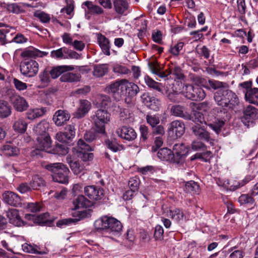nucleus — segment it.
Wrapping results in <instances>:
<instances>
[{
	"label": "nucleus",
	"mask_w": 258,
	"mask_h": 258,
	"mask_svg": "<svg viewBox=\"0 0 258 258\" xmlns=\"http://www.w3.org/2000/svg\"><path fill=\"white\" fill-rule=\"evenodd\" d=\"M145 82L146 85L154 89H155L159 92L162 91V88L161 87V84L155 81L151 78L148 76H145L144 78Z\"/></svg>",
	"instance_id": "09e8293b"
},
{
	"label": "nucleus",
	"mask_w": 258,
	"mask_h": 258,
	"mask_svg": "<svg viewBox=\"0 0 258 258\" xmlns=\"http://www.w3.org/2000/svg\"><path fill=\"white\" fill-rule=\"evenodd\" d=\"M140 181L137 177L131 178L128 181V186L130 189L133 191H137L139 186Z\"/></svg>",
	"instance_id": "774afa93"
},
{
	"label": "nucleus",
	"mask_w": 258,
	"mask_h": 258,
	"mask_svg": "<svg viewBox=\"0 0 258 258\" xmlns=\"http://www.w3.org/2000/svg\"><path fill=\"white\" fill-rule=\"evenodd\" d=\"M254 196H252L251 194H242L238 198V202L240 205L248 204L250 205L255 204V200L253 199Z\"/></svg>",
	"instance_id": "c03bdc74"
},
{
	"label": "nucleus",
	"mask_w": 258,
	"mask_h": 258,
	"mask_svg": "<svg viewBox=\"0 0 258 258\" xmlns=\"http://www.w3.org/2000/svg\"><path fill=\"white\" fill-rule=\"evenodd\" d=\"M184 190L191 194H199L200 192V187L197 182L190 180L186 182Z\"/></svg>",
	"instance_id": "37998d69"
},
{
	"label": "nucleus",
	"mask_w": 258,
	"mask_h": 258,
	"mask_svg": "<svg viewBox=\"0 0 258 258\" xmlns=\"http://www.w3.org/2000/svg\"><path fill=\"white\" fill-rule=\"evenodd\" d=\"M11 107L7 101L0 100V117L6 118L11 114Z\"/></svg>",
	"instance_id": "4c0bfd02"
},
{
	"label": "nucleus",
	"mask_w": 258,
	"mask_h": 258,
	"mask_svg": "<svg viewBox=\"0 0 258 258\" xmlns=\"http://www.w3.org/2000/svg\"><path fill=\"white\" fill-rule=\"evenodd\" d=\"M224 124L225 122L223 120L217 119L213 123L208 124V126L217 134H219L221 132V128Z\"/></svg>",
	"instance_id": "6e6d98bb"
},
{
	"label": "nucleus",
	"mask_w": 258,
	"mask_h": 258,
	"mask_svg": "<svg viewBox=\"0 0 258 258\" xmlns=\"http://www.w3.org/2000/svg\"><path fill=\"white\" fill-rule=\"evenodd\" d=\"M258 116L257 109L254 107L248 105L244 111V116L242 118V121L243 123L246 125H247L244 122V120L248 123L252 122L253 119Z\"/></svg>",
	"instance_id": "5701e85b"
},
{
	"label": "nucleus",
	"mask_w": 258,
	"mask_h": 258,
	"mask_svg": "<svg viewBox=\"0 0 258 258\" xmlns=\"http://www.w3.org/2000/svg\"><path fill=\"white\" fill-rule=\"evenodd\" d=\"M64 133L67 139L71 140L74 138L76 135L75 126L73 124H69L66 126Z\"/></svg>",
	"instance_id": "0e129e2a"
},
{
	"label": "nucleus",
	"mask_w": 258,
	"mask_h": 258,
	"mask_svg": "<svg viewBox=\"0 0 258 258\" xmlns=\"http://www.w3.org/2000/svg\"><path fill=\"white\" fill-rule=\"evenodd\" d=\"M85 6L87 8V11L86 13L91 15H100L104 13V10L99 6L94 5L92 2L86 1L82 4V6Z\"/></svg>",
	"instance_id": "cd10ccee"
},
{
	"label": "nucleus",
	"mask_w": 258,
	"mask_h": 258,
	"mask_svg": "<svg viewBox=\"0 0 258 258\" xmlns=\"http://www.w3.org/2000/svg\"><path fill=\"white\" fill-rule=\"evenodd\" d=\"M181 93L187 99L195 101L202 100L206 97V93L202 88L192 85H184Z\"/></svg>",
	"instance_id": "20e7f679"
},
{
	"label": "nucleus",
	"mask_w": 258,
	"mask_h": 258,
	"mask_svg": "<svg viewBox=\"0 0 258 258\" xmlns=\"http://www.w3.org/2000/svg\"><path fill=\"white\" fill-rule=\"evenodd\" d=\"M48 217V213H43L38 216H36L32 214H26L25 217L27 219L33 221L35 223L39 225H43L47 222V218Z\"/></svg>",
	"instance_id": "473e14b6"
},
{
	"label": "nucleus",
	"mask_w": 258,
	"mask_h": 258,
	"mask_svg": "<svg viewBox=\"0 0 258 258\" xmlns=\"http://www.w3.org/2000/svg\"><path fill=\"white\" fill-rule=\"evenodd\" d=\"M4 7H6L7 10L9 13L14 14H19L23 12V9L17 4H11L6 5L4 4Z\"/></svg>",
	"instance_id": "5fc2aeb1"
},
{
	"label": "nucleus",
	"mask_w": 258,
	"mask_h": 258,
	"mask_svg": "<svg viewBox=\"0 0 258 258\" xmlns=\"http://www.w3.org/2000/svg\"><path fill=\"white\" fill-rule=\"evenodd\" d=\"M39 70L38 63L32 59H25L20 64L21 74L28 77H33L36 75Z\"/></svg>",
	"instance_id": "0eeeda50"
},
{
	"label": "nucleus",
	"mask_w": 258,
	"mask_h": 258,
	"mask_svg": "<svg viewBox=\"0 0 258 258\" xmlns=\"http://www.w3.org/2000/svg\"><path fill=\"white\" fill-rule=\"evenodd\" d=\"M108 70L107 64H96L94 67L93 75L97 77L103 76Z\"/></svg>",
	"instance_id": "79ce46f5"
},
{
	"label": "nucleus",
	"mask_w": 258,
	"mask_h": 258,
	"mask_svg": "<svg viewBox=\"0 0 258 258\" xmlns=\"http://www.w3.org/2000/svg\"><path fill=\"white\" fill-rule=\"evenodd\" d=\"M121 88H122V95L133 97L139 91V87L134 83L129 82L127 80L122 79Z\"/></svg>",
	"instance_id": "9b49d317"
},
{
	"label": "nucleus",
	"mask_w": 258,
	"mask_h": 258,
	"mask_svg": "<svg viewBox=\"0 0 258 258\" xmlns=\"http://www.w3.org/2000/svg\"><path fill=\"white\" fill-rule=\"evenodd\" d=\"M69 152V148L64 144H57L53 150V153L59 155H66Z\"/></svg>",
	"instance_id": "864d4df0"
},
{
	"label": "nucleus",
	"mask_w": 258,
	"mask_h": 258,
	"mask_svg": "<svg viewBox=\"0 0 258 258\" xmlns=\"http://www.w3.org/2000/svg\"><path fill=\"white\" fill-rule=\"evenodd\" d=\"M208 83L210 86L214 90L226 88L227 86L226 83L212 80H209Z\"/></svg>",
	"instance_id": "bf43d9fd"
},
{
	"label": "nucleus",
	"mask_w": 258,
	"mask_h": 258,
	"mask_svg": "<svg viewBox=\"0 0 258 258\" xmlns=\"http://www.w3.org/2000/svg\"><path fill=\"white\" fill-rule=\"evenodd\" d=\"M11 29L15 30L14 27H9L4 23H0V42L2 44L7 42L6 34L10 31Z\"/></svg>",
	"instance_id": "58836bf2"
},
{
	"label": "nucleus",
	"mask_w": 258,
	"mask_h": 258,
	"mask_svg": "<svg viewBox=\"0 0 258 258\" xmlns=\"http://www.w3.org/2000/svg\"><path fill=\"white\" fill-rule=\"evenodd\" d=\"M91 151V148L82 139H80L77 143V147L73 148L72 152L74 154H77L83 162H88L93 160L94 155L88 151Z\"/></svg>",
	"instance_id": "39448f33"
},
{
	"label": "nucleus",
	"mask_w": 258,
	"mask_h": 258,
	"mask_svg": "<svg viewBox=\"0 0 258 258\" xmlns=\"http://www.w3.org/2000/svg\"><path fill=\"white\" fill-rule=\"evenodd\" d=\"M73 216L74 217H75L76 218L75 219H69L68 220H64L62 221V222L63 224H67L68 223L67 222L68 221H69L70 222H73L75 220L76 221H79L81 219H83L87 217V213L85 211H76L74 212L73 214Z\"/></svg>",
	"instance_id": "603ef678"
},
{
	"label": "nucleus",
	"mask_w": 258,
	"mask_h": 258,
	"mask_svg": "<svg viewBox=\"0 0 258 258\" xmlns=\"http://www.w3.org/2000/svg\"><path fill=\"white\" fill-rule=\"evenodd\" d=\"M98 42L103 53L108 56L110 55V45L109 40L101 35L98 38Z\"/></svg>",
	"instance_id": "2f4dec72"
},
{
	"label": "nucleus",
	"mask_w": 258,
	"mask_h": 258,
	"mask_svg": "<svg viewBox=\"0 0 258 258\" xmlns=\"http://www.w3.org/2000/svg\"><path fill=\"white\" fill-rule=\"evenodd\" d=\"M84 194L90 200H99L104 196V190L97 186L89 185L84 187Z\"/></svg>",
	"instance_id": "9d476101"
},
{
	"label": "nucleus",
	"mask_w": 258,
	"mask_h": 258,
	"mask_svg": "<svg viewBox=\"0 0 258 258\" xmlns=\"http://www.w3.org/2000/svg\"><path fill=\"white\" fill-rule=\"evenodd\" d=\"M10 99L14 108L17 111L21 112L27 109L28 103L22 97L17 94H14L10 97Z\"/></svg>",
	"instance_id": "2eb2a0df"
},
{
	"label": "nucleus",
	"mask_w": 258,
	"mask_h": 258,
	"mask_svg": "<svg viewBox=\"0 0 258 258\" xmlns=\"http://www.w3.org/2000/svg\"><path fill=\"white\" fill-rule=\"evenodd\" d=\"M29 184L31 186L32 189L38 190L45 185V182L41 176L35 175L32 176Z\"/></svg>",
	"instance_id": "72a5a7b5"
},
{
	"label": "nucleus",
	"mask_w": 258,
	"mask_h": 258,
	"mask_svg": "<svg viewBox=\"0 0 258 258\" xmlns=\"http://www.w3.org/2000/svg\"><path fill=\"white\" fill-rule=\"evenodd\" d=\"M48 52L46 51H40L34 47H29L23 51L21 53V56L23 57H43L47 56Z\"/></svg>",
	"instance_id": "4be33fe9"
},
{
	"label": "nucleus",
	"mask_w": 258,
	"mask_h": 258,
	"mask_svg": "<svg viewBox=\"0 0 258 258\" xmlns=\"http://www.w3.org/2000/svg\"><path fill=\"white\" fill-rule=\"evenodd\" d=\"M2 198L5 203L12 206L17 207L21 204L20 196L13 191H5L3 194Z\"/></svg>",
	"instance_id": "ddd939ff"
},
{
	"label": "nucleus",
	"mask_w": 258,
	"mask_h": 258,
	"mask_svg": "<svg viewBox=\"0 0 258 258\" xmlns=\"http://www.w3.org/2000/svg\"><path fill=\"white\" fill-rule=\"evenodd\" d=\"M115 11L119 15H123L128 8V4L126 0H113Z\"/></svg>",
	"instance_id": "c85d7f7f"
},
{
	"label": "nucleus",
	"mask_w": 258,
	"mask_h": 258,
	"mask_svg": "<svg viewBox=\"0 0 258 258\" xmlns=\"http://www.w3.org/2000/svg\"><path fill=\"white\" fill-rule=\"evenodd\" d=\"M173 152L174 154V163L180 165L184 162V158L187 154V151L183 144H176L173 146Z\"/></svg>",
	"instance_id": "1a4fd4ad"
},
{
	"label": "nucleus",
	"mask_w": 258,
	"mask_h": 258,
	"mask_svg": "<svg viewBox=\"0 0 258 258\" xmlns=\"http://www.w3.org/2000/svg\"><path fill=\"white\" fill-rule=\"evenodd\" d=\"M7 216L11 224L18 227L23 225L24 222L21 219L18 211L17 209H9L7 212Z\"/></svg>",
	"instance_id": "412c9836"
},
{
	"label": "nucleus",
	"mask_w": 258,
	"mask_h": 258,
	"mask_svg": "<svg viewBox=\"0 0 258 258\" xmlns=\"http://www.w3.org/2000/svg\"><path fill=\"white\" fill-rule=\"evenodd\" d=\"M166 215L177 223H179L181 221L185 218V216L182 210L178 208L167 210Z\"/></svg>",
	"instance_id": "a878e982"
},
{
	"label": "nucleus",
	"mask_w": 258,
	"mask_h": 258,
	"mask_svg": "<svg viewBox=\"0 0 258 258\" xmlns=\"http://www.w3.org/2000/svg\"><path fill=\"white\" fill-rule=\"evenodd\" d=\"M34 16L38 18L40 21L44 23H48L50 21L49 15L43 12L37 11L34 13Z\"/></svg>",
	"instance_id": "052dcab7"
},
{
	"label": "nucleus",
	"mask_w": 258,
	"mask_h": 258,
	"mask_svg": "<svg viewBox=\"0 0 258 258\" xmlns=\"http://www.w3.org/2000/svg\"><path fill=\"white\" fill-rule=\"evenodd\" d=\"M45 168L52 173V177L54 181L66 184L69 182V169L61 163H50L45 166Z\"/></svg>",
	"instance_id": "7ed1b4c3"
},
{
	"label": "nucleus",
	"mask_w": 258,
	"mask_h": 258,
	"mask_svg": "<svg viewBox=\"0 0 258 258\" xmlns=\"http://www.w3.org/2000/svg\"><path fill=\"white\" fill-rule=\"evenodd\" d=\"M146 120L147 123L153 127H155L160 122L159 117L156 115L148 114Z\"/></svg>",
	"instance_id": "e2e57ef3"
},
{
	"label": "nucleus",
	"mask_w": 258,
	"mask_h": 258,
	"mask_svg": "<svg viewBox=\"0 0 258 258\" xmlns=\"http://www.w3.org/2000/svg\"><path fill=\"white\" fill-rule=\"evenodd\" d=\"M157 157L161 160L174 163V154L172 151L167 148L160 149L157 152Z\"/></svg>",
	"instance_id": "393cba45"
},
{
	"label": "nucleus",
	"mask_w": 258,
	"mask_h": 258,
	"mask_svg": "<svg viewBox=\"0 0 258 258\" xmlns=\"http://www.w3.org/2000/svg\"><path fill=\"white\" fill-rule=\"evenodd\" d=\"M244 97L245 100L249 103L258 105V88H253L246 91Z\"/></svg>",
	"instance_id": "7c9ffc66"
},
{
	"label": "nucleus",
	"mask_w": 258,
	"mask_h": 258,
	"mask_svg": "<svg viewBox=\"0 0 258 258\" xmlns=\"http://www.w3.org/2000/svg\"><path fill=\"white\" fill-rule=\"evenodd\" d=\"M75 68L72 66H59L53 68L50 71L51 78L56 79L62 73L69 71H72Z\"/></svg>",
	"instance_id": "bb28decb"
},
{
	"label": "nucleus",
	"mask_w": 258,
	"mask_h": 258,
	"mask_svg": "<svg viewBox=\"0 0 258 258\" xmlns=\"http://www.w3.org/2000/svg\"><path fill=\"white\" fill-rule=\"evenodd\" d=\"M145 104L150 109L157 111L160 106V101L154 97L147 96L145 98Z\"/></svg>",
	"instance_id": "c9c22d12"
},
{
	"label": "nucleus",
	"mask_w": 258,
	"mask_h": 258,
	"mask_svg": "<svg viewBox=\"0 0 258 258\" xmlns=\"http://www.w3.org/2000/svg\"><path fill=\"white\" fill-rule=\"evenodd\" d=\"M169 74L174 75L177 79L182 80L184 78L181 69L178 66H174L173 68L169 69L168 75Z\"/></svg>",
	"instance_id": "680f3d73"
},
{
	"label": "nucleus",
	"mask_w": 258,
	"mask_h": 258,
	"mask_svg": "<svg viewBox=\"0 0 258 258\" xmlns=\"http://www.w3.org/2000/svg\"><path fill=\"white\" fill-rule=\"evenodd\" d=\"M156 171V168L153 166L147 165L138 168V171L143 175L153 174Z\"/></svg>",
	"instance_id": "69168bd1"
},
{
	"label": "nucleus",
	"mask_w": 258,
	"mask_h": 258,
	"mask_svg": "<svg viewBox=\"0 0 258 258\" xmlns=\"http://www.w3.org/2000/svg\"><path fill=\"white\" fill-rule=\"evenodd\" d=\"M50 74L49 71L44 70L39 75V78L42 84V87H44L47 86L50 82Z\"/></svg>",
	"instance_id": "a18cd8bd"
},
{
	"label": "nucleus",
	"mask_w": 258,
	"mask_h": 258,
	"mask_svg": "<svg viewBox=\"0 0 258 258\" xmlns=\"http://www.w3.org/2000/svg\"><path fill=\"white\" fill-rule=\"evenodd\" d=\"M190 119L197 124L196 125L206 123L203 114L199 111H194L193 115L190 116Z\"/></svg>",
	"instance_id": "49530a36"
},
{
	"label": "nucleus",
	"mask_w": 258,
	"mask_h": 258,
	"mask_svg": "<svg viewBox=\"0 0 258 258\" xmlns=\"http://www.w3.org/2000/svg\"><path fill=\"white\" fill-rule=\"evenodd\" d=\"M70 114L66 110H58L53 116V120L57 126H61L70 118Z\"/></svg>",
	"instance_id": "f3484780"
},
{
	"label": "nucleus",
	"mask_w": 258,
	"mask_h": 258,
	"mask_svg": "<svg viewBox=\"0 0 258 258\" xmlns=\"http://www.w3.org/2000/svg\"><path fill=\"white\" fill-rule=\"evenodd\" d=\"M37 247H34L30 244H29L27 243H25L22 245V248L24 252L31 253H36V254H46L47 253V251H39L37 249Z\"/></svg>",
	"instance_id": "de8ad7c7"
},
{
	"label": "nucleus",
	"mask_w": 258,
	"mask_h": 258,
	"mask_svg": "<svg viewBox=\"0 0 258 258\" xmlns=\"http://www.w3.org/2000/svg\"><path fill=\"white\" fill-rule=\"evenodd\" d=\"M116 133L118 137L128 141L134 140L137 138L135 131L131 127L122 126L118 128Z\"/></svg>",
	"instance_id": "f8f14e48"
},
{
	"label": "nucleus",
	"mask_w": 258,
	"mask_h": 258,
	"mask_svg": "<svg viewBox=\"0 0 258 258\" xmlns=\"http://www.w3.org/2000/svg\"><path fill=\"white\" fill-rule=\"evenodd\" d=\"M46 112V109L43 107L41 108L29 109L27 113V117L28 119L32 120L37 117L43 116Z\"/></svg>",
	"instance_id": "e433bc0d"
},
{
	"label": "nucleus",
	"mask_w": 258,
	"mask_h": 258,
	"mask_svg": "<svg viewBox=\"0 0 258 258\" xmlns=\"http://www.w3.org/2000/svg\"><path fill=\"white\" fill-rule=\"evenodd\" d=\"M169 132L175 134L176 137H180L185 132L184 124L181 121L174 120L170 124Z\"/></svg>",
	"instance_id": "a211bd4d"
},
{
	"label": "nucleus",
	"mask_w": 258,
	"mask_h": 258,
	"mask_svg": "<svg viewBox=\"0 0 258 258\" xmlns=\"http://www.w3.org/2000/svg\"><path fill=\"white\" fill-rule=\"evenodd\" d=\"M80 79L81 75L79 74L66 73L60 77L59 80L62 82L73 83L80 81Z\"/></svg>",
	"instance_id": "f704fd0d"
},
{
	"label": "nucleus",
	"mask_w": 258,
	"mask_h": 258,
	"mask_svg": "<svg viewBox=\"0 0 258 258\" xmlns=\"http://www.w3.org/2000/svg\"><path fill=\"white\" fill-rule=\"evenodd\" d=\"M122 80L116 81L106 87V91L111 93L116 99H119L122 95V88H121Z\"/></svg>",
	"instance_id": "aec40b11"
},
{
	"label": "nucleus",
	"mask_w": 258,
	"mask_h": 258,
	"mask_svg": "<svg viewBox=\"0 0 258 258\" xmlns=\"http://www.w3.org/2000/svg\"><path fill=\"white\" fill-rule=\"evenodd\" d=\"M66 160L75 174L78 175L81 173L84 174L85 173V166L83 164H81L79 162L74 161L72 156L70 155L67 157Z\"/></svg>",
	"instance_id": "dca6fc26"
},
{
	"label": "nucleus",
	"mask_w": 258,
	"mask_h": 258,
	"mask_svg": "<svg viewBox=\"0 0 258 258\" xmlns=\"http://www.w3.org/2000/svg\"><path fill=\"white\" fill-rule=\"evenodd\" d=\"M48 127V123L45 120H43L36 125L34 128V131L38 136H44L45 134H47L46 130Z\"/></svg>",
	"instance_id": "ea45409f"
},
{
	"label": "nucleus",
	"mask_w": 258,
	"mask_h": 258,
	"mask_svg": "<svg viewBox=\"0 0 258 258\" xmlns=\"http://www.w3.org/2000/svg\"><path fill=\"white\" fill-rule=\"evenodd\" d=\"M3 154L6 156H12L17 155L18 149L11 145L7 144L3 146L2 148Z\"/></svg>",
	"instance_id": "3c124183"
},
{
	"label": "nucleus",
	"mask_w": 258,
	"mask_h": 258,
	"mask_svg": "<svg viewBox=\"0 0 258 258\" xmlns=\"http://www.w3.org/2000/svg\"><path fill=\"white\" fill-rule=\"evenodd\" d=\"M94 226L98 230H105L108 232L115 234H118L122 228V225L119 221L107 216L96 220L94 222Z\"/></svg>",
	"instance_id": "f03ea898"
},
{
	"label": "nucleus",
	"mask_w": 258,
	"mask_h": 258,
	"mask_svg": "<svg viewBox=\"0 0 258 258\" xmlns=\"http://www.w3.org/2000/svg\"><path fill=\"white\" fill-rule=\"evenodd\" d=\"M92 119L96 127V131L100 134L105 133V124L109 121V114L106 110L98 109Z\"/></svg>",
	"instance_id": "423d86ee"
},
{
	"label": "nucleus",
	"mask_w": 258,
	"mask_h": 258,
	"mask_svg": "<svg viewBox=\"0 0 258 258\" xmlns=\"http://www.w3.org/2000/svg\"><path fill=\"white\" fill-rule=\"evenodd\" d=\"M91 107L90 102L87 100H80L79 106L75 112L74 115L77 118L84 117L90 110Z\"/></svg>",
	"instance_id": "6ab92c4d"
},
{
	"label": "nucleus",
	"mask_w": 258,
	"mask_h": 258,
	"mask_svg": "<svg viewBox=\"0 0 258 258\" xmlns=\"http://www.w3.org/2000/svg\"><path fill=\"white\" fill-rule=\"evenodd\" d=\"M27 127V123L23 118H19L13 124L14 130L18 133H24Z\"/></svg>",
	"instance_id": "a19ab883"
},
{
	"label": "nucleus",
	"mask_w": 258,
	"mask_h": 258,
	"mask_svg": "<svg viewBox=\"0 0 258 258\" xmlns=\"http://www.w3.org/2000/svg\"><path fill=\"white\" fill-rule=\"evenodd\" d=\"M164 230L163 227L160 225H157L155 227L154 230V238L156 240H162L163 239Z\"/></svg>",
	"instance_id": "338daca9"
},
{
	"label": "nucleus",
	"mask_w": 258,
	"mask_h": 258,
	"mask_svg": "<svg viewBox=\"0 0 258 258\" xmlns=\"http://www.w3.org/2000/svg\"><path fill=\"white\" fill-rule=\"evenodd\" d=\"M214 97L217 104L222 107L232 108L238 101L236 95L227 87L218 90Z\"/></svg>",
	"instance_id": "f257e3e1"
},
{
	"label": "nucleus",
	"mask_w": 258,
	"mask_h": 258,
	"mask_svg": "<svg viewBox=\"0 0 258 258\" xmlns=\"http://www.w3.org/2000/svg\"><path fill=\"white\" fill-rule=\"evenodd\" d=\"M38 149L34 150L32 152V155H40V151H45L49 152V149L51 146L52 141L48 134H45L44 136H38L37 138Z\"/></svg>",
	"instance_id": "6e6552de"
},
{
	"label": "nucleus",
	"mask_w": 258,
	"mask_h": 258,
	"mask_svg": "<svg viewBox=\"0 0 258 258\" xmlns=\"http://www.w3.org/2000/svg\"><path fill=\"white\" fill-rule=\"evenodd\" d=\"M184 44L183 42H179L176 44L171 46L169 49L170 52L174 56L178 55L182 50Z\"/></svg>",
	"instance_id": "4d7b16f0"
},
{
	"label": "nucleus",
	"mask_w": 258,
	"mask_h": 258,
	"mask_svg": "<svg viewBox=\"0 0 258 258\" xmlns=\"http://www.w3.org/2000/svg\"><path fill=\"white\" fill-rule=\"evenodd\" d=\"M73 204L74 206L73 210H74L82 208H89L92 205V202L83 195L79 196L75 199Z\"/></svg>",
	"instance_id": "b1692460"
},
{
	"label": "nucleus",
	"mask_w": 258,
	"mask_h": 258,
	"mask_svg": "<svg viewBox=\"0 0 258 258\" xmlns=\"http://www.w3.org/2000/svg\"><path fill=\"white\" fill-rule=\"evenodd\" d=\"M192 132L198 138L209 142L212 145H214V140L212 139L208 132H207L201 124L195 125L192 127Z\"/></svg>",
	"instance_id": "4468645a"
},
{
	"label": "nucleus",
	"mask_w": 258,
	"mask_h": 258,
	"mask_svg": "<svg viewBox=\"0 0 258 258\" xmlns=\"http://www.w3.org/2000/svg\"><path fill=\"white\" fill-rule=\"evenodd\" d=\"M148 65L150 71L153 74L156 75L161 78H164L167 76L165 73L160 71L158 67L156 64L154 63H149Z\"/></svg>",
	"instance_id": "13d9d810"
},
{
	"label": "nucleus",
	"mask_w": 258,
	"mask_h": 258,
	"mask_svg": "<svg viewBox=\"0 0 258 258\" xmlns=\"http://www.w3.org/2000/svg\"><path fill=\"white\" fill-rule=\"evenodd\" d=\"M69 51L67 48L63 47L56 50L51 51L50 56L51 57L55 59L66 58L63 53H67Z\"/></svg>",
	"instance_id": "8fccbe9b"
},
{
	"label": "nucleus",
	"mask_w": 258,
	"mask_h": 258,
	"mask_svg": "<svg viewBox=\"0 0 258 258\" xmlns=\"http://www.w3.org/2000/svg\"><path fill=\"white\" fill-rule=\"evenodd\" d=\"M171 112L173 115L190 120V115L185 111L184 108L182 106L179 105L173 106L171 109Z\"/></svg>",
	"instance_id": "c756f323"
}]
</instances>
